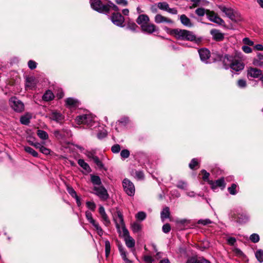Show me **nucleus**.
<instances>
[{"instance_id": "f257e3e1", "label": "nucleus", "mask_w": 263, "mask_h": 263, "mask_svg": "<svg viewBox=\"0 0 263 263\" xmlns=\"http://www.w3.org/2000/svg\"><path fill=\"white\" fill-rule=\"evenodd\" d=\"M117 216H114V220L116 223V227L119 232L120 229H122L123 235L125 244L128 248H133L135 245V240L129 235L128 230L125 228L122 213L120 210L117 211Z\"/></svg>"}, {"instance_id": "f03ea898", "label": "nucleus", "mask_w": 263, "mask_h": 263, "mask_svg": "<svg viewBox=\"0 0 263 263\" xmlns=\"http://www.w3.org/2000/svg\"><path fill=\"white\" fill-rule=\"evenodd\" d=\"M171 34L177 39L197 42L196 36L194 33L189 30L180 29H174L171 31Z\"/></svg>"}, {"instance_id": "7ed1b4c3", "label": "nucleus", "mask_w": 263, "mask_h": 263, "mask_svg": "<svg viewBox=\"0 0 263 263\" xmlns=\"http://www.w3.org/2000/svg\"><path fill=\"white\" fill-rule=\"evenodd\" d=\"M9 105L12 109L17 112H22L25 109L24 103L15 97L9 99Z\"/></svg>"}, {"instance_id": "20e7f679", "label": "nucleus", "mask_w": 263, "mask_h": 263, "mask_svg": "<svg viewBox=\"0 0 263 263\" xmlns=\"http://www.w3.org/2000/svg\"><path fill=\"white\" fill-rule=\"evenodd\" d=\"M229 60L231 63H230V67L235 71H239L242 70L245 67V65L243 63L239 60L233 59L232 60H229V57L228 55H226L224 57V62H225V60Z\"/></svg>"}, {"instance_id": "39448f33", "label": "nucleus", "mask_w": 263, "mask_h": 263, "mask_svg": "<svg viewBox=\"0 0 263 263\" xmlns=\"http://www.w3.org/2000/svg\"><path fill=\"white\" fill-rule=\"evenodd\" d=\"M90 4L93 10L99 13H105L107 10L106 4H103L101 0H90Z\"/></svg>"}, {"instance_id": "423d86ee", "label": "nucleus", "mask_w": 263, "mask_h": 263, "mask_svg": "<svg viewBox=\"0 0 263 263\" xmlns=\"http://www.w3.org/2000/svg\"><path fill=\"white\" fill-rule=\"evenodd\" d=\"M93 117L91 115H82L77 117L76 121L78 124H83L91 126Z\"/></svg>"}, {"instance_id": "0eeeda50", "label": "nucleus", "mask_w": 263, "mask_h": 263, "mask_svg": "<svg viewBox=\"0 0 263 263\" xmlns=\"http://www.w3.org/2000/svg\"><path fill=\"white\" fill-rule=\"evenodd\" d=\"M124 191L130 196L135 194V188L134 184L128 179H124L122 182Z\"/></svg>"}, {"instance_id": "6e6552de", "label": "nucleus", "mask_w": 263, "mask_h": 263, "mask_svg": "<svg viewBox=\"0 0 263 263\" xmlns=\"http://www.w3.org/2000/svg\"><path fill=\"white\" fill-rule=\"evenodd\" d=\"M93 191L94 194L102 200H106L109 197L106 189L102 185L94 186Z\"/></svg>"}, {"instance_id": "1a4fd4ad", "label": "nucleus", "mask_w": 263, "mask_h": 263, "mask_svg": "<svg viewBox=\"0 0 263 263\" xmlns=\"http://www.w3.org/2000/svg\"><path fill=\"white\" fill-rule=\"evenodd\" d=\"M110 19L114 25L120 27L124 26L123 23L125 21V19L120 13H113L110 16Z\"/></svg>"}, {"instance_id": "9d476101", "label": "nucleus", "mask_w": 263, "mask_h": 263, "mask_svg": "<svg viewBox=\"0 0 263 263\" xmlns=\"http://www.w3.org/2000/svg\"><path fill=\"white\" fill-rule=\"evenodd\" d=\"M207 17L211 22L218 25H222L224 22L213 11L207 10Z\"/></svg>"}, {"instance_id": "9b49d317", "label": "nucleus", "mask_w": 263, "mask_h": 263, "mask_svg": "<svg viewBox=\"0 0 263 263\" xmlns=\"http://www.w3.org/2000/svg\"><path fill=\"white\" fill-rule=\"evenodd\" d=\"M142 32L147 34H152L154 32L159 30L156 26L153 23H147L144 25H142L141 27Z\"/></svg>"}, {"instance_id": "f8f14e48", "label": "nucleus", "mask_w": 263, "mask_h": 263, "mask_svg": "<svg viewBox=\"0 0 263 263\" xmlns=\"http://www.w3.org/2000/svg\"><path fill=\"white\" fill-rule=\"evenodd\" d=\"M261 70L256 68L249 67L247 70V76L248 77L258 78L261 75Z\"/></svg>"}, {"instance_id": "ddd939ff", "label": "nucleus", "mask_w": 263, "mask_h": 263, "mask_svg": "<svg viewBox=\"0 0 263 263\" xmlns=\"http://www.w3.org/2000/svg\"><path fill=\"white\" fill-rule=\"evenodd\" d=\"M99 212L101 215L103 223L105 226H108L110 223V221L107 214L105 212L104 208L102 205H100L99 206Z\"/></svg>"}, {"instance_id": "4468645a", "label": "nucleus", "mask_w": 263, "mask_h": 263, "mask_svg": "<svg viewBox=\"0 0 263 263\" xmlns=\"http://www.w3.org/2000/svg\"><path fill=\"white\" fill-rule=\"evenodd\" d=\"M219 8L229 18H230L232 20L234 19L235 14L234 12V10L233 9H232L231 8L226 7L224 6H219Z\"/></svg>"}, {"instance_id": "2eb2a0df", "label": "nucleus", "mask_w": 263, "mask_h": 263, "mask_svg": "<svg viewBox=\"0 0 263 263\" xmlns=\"http://www.w3.org/2000/svg\"><path fill=\"white\" fill-rule=\"evenodd\" d=\"M50 119L57 122H61L64 119V116L60 112L53 111L48 115Z\"/></svg>"}, {"instance_id": "dca6fc26", "label": "nucleus", "mask_w": 263, "mask_h": 263, "mask_svg": "<svg viewBox=\"0 0 263 263\" xmlns=\"http://www.w3.org/2000/svg\"><path fill=\"white\" fill-rule=\"evenodd\" d=\"M150 21L149 17L146 14H140L136 19V23L140 26L144 25Z\"/></svg>"}, {"instance_id": "f3484780", "label": "nucleus", "mask_w": 263, "mask_h": 263, "mask_svg": "<svg viewBox=\"0 0 263 263\" xmlns=\"http://www.w3.org/2000/svg\"><path fill=\"white\" fill-rule=\"evenodd\" d=\"M210 33L212 35L213 39L216 41H221L224 38L223 34L217 29H212L210 31Z\"/></svg>"}, {"instance_id": "a211bd4d", "label": "nucleus", "mask_w": 263, "mask_h": 263, "mask_svg": "<svg viewBox=\"0 0 263 263\" xmlns=\"http://www.w3.org/2000/svg\"><path fill=\"white\" fill-rule=\"evenodd\" d=\"M154 20L157 24H160L162 23H167L168 24L173 23V21L171 19L163 16L160 14H158L155 16Z\"/></svg>"}, {"instance_id": "6ab92c4d", "label": "nucleus", "mask_w": 263, "mask_h": 263, "mask_svg": "<svg viewBox=\"0 0 263 263\" xmlns=\"http://www.w3.org/2000/svg\"><path fill=\"white\" fill-rule=\"evenodd\" d=\"M209 183L211 185L213 189H215L217 187H222V189L225 187L226 183L223 178H221L217 180L215 182L212 181H209Z\"/></svg>"}, {"instance_id": "aec40b11", "label": "nucleus", "mask_w": 263, "mask_h": 263, "mask_svg": "<svg viewBox=\"0 0 263 263\" xmlns=\"http://www.w3.org/2000/svg\"><path fill=\"white\" fill-rule=\"evenodd\" d=\"M201 61L207 63V60L210 57V52L206 49H201L198 51Z\"/></svg>"}, {"instance_id": "412c9836", "label": "nucleus", "mask_w": 263, "mask_h": 263, "mask_svg": "<svg viewBox=\"0 0 263 263\" xmlns=\"http://www.w3.org/2000/svg\"><path fill=\"white\" fill-rule=\"evenodd\" d=\"M66 105L69 108H75L79 106V101L73 98H68L65 100Z\"/></svg>"}, {"instance_id": "4be33fe9", "label": "nucleus", "mask_w": 263, "mask_h": 263, "mask_svg": "<svg viewBox=\"0 0 263 263\" xmlns=\"http://www.w3.org/2000/svg\"><path fill=\"white\" fill-rule=\"evenodd\" d=\"M180 20L181 23L185 26L191 27L193 25L190 19L185 14H182L180 16Z\"/></svg>"}, {"instance_id": "5701e85b", "label": "nucleus", "mask_w": 263, "mask_h": 263, "mask_svg": "<svg viewBox=\"0 0 263 263\" xmlns=\"http://www.w3.org/2000/svg\"><path fill=\"white\" fill-rule=\"evenodd\" d=\"M106 6H107V10L105 11V14H108L110 9L117 12L119 11V7L111 1H108V3L106 4Z\"/></svg>"}, {"instance_id": "b1692460", "label": "nucleus", "mask_w": 263, "mask_h": 263, "mask_svg": "<svg viewBox=\"0 0 263 263\" xmlns=\"http://www.w3.org/2000/svg\"><path fill=\"white\" fill-rule=\"evenodd\" d=\"M32 115L29 113H27L20 118V122L22 124L28 125L30 123Z\"/></svg>"}, {"instance_id": "393cba45", "label": "nucleus", "mask_w": 263, "mask_h": 263, "mask_svg": "<svg viewBox=\"0 0 263 263\" xmlns=\"http://www.w3.org/2000/svg\"><path fill=\"white\" fill-rule=\"evenodd\" d=\"M54 98V96L53 93L50 90H47L42 97L43 100L45 101H49L52 100Z\"/></svg>"}, {"instance_id": "a878e982", "label": "nucleus", "mask_w": 263, "mask_h": 263, "mask_svg": "<svg viewBox=\"0 0 263 263\" xmlns=\"http://www.w3.org/2000/svg\"><path fill=\"white\" fill-rule=\"evenodd\" d=\"M253 64L259 67H263V54L259 53L257 54V59L253 60Z\"/></svg>"}, {"instance_id": "bb28decb", "label": "nucleus", "mask_w": 263, "mask_h": 263, "mask_svg": "<svg viewBox=\"0 0 263 263\" xmlns=\"http://www.w3.org/2000/svg\"><path fill=\"white\" fill-rule=\"evenodd\" d=\"M36 85V81L33 77L28 78L26 79V86L30 89L33 88Z\"/></svg>"}, {"instance_id": "cd10ccee", "label": "nucleus", "mask_w": 263, "mask_h": 263, "mask_svg": "<svg viewBox=\"0 0 263 263\" xmlns=\"http://www.w3.org/2000/svg\"><path fill=\"white\" fill-rule=\"evenodd\" d=\"M79 165L82 167L86 172L89 173L91 171V168L89 165L84 161L83 159H79L78 162Z\"/></svg>"}, {"instance_id": "c85d7f7f", "label": "nucleus", "mask_w": 263, "mask_h": 263, "mask_svg": "<svg viewBox=\"0 0 263 263\" xmlns=\"http://www.w3.org/2000/svg\"><path fill=\"white\" fill-rule=\"evenodd\" d=\"M170 212L168 207L164 208L161 212V218L162 221L170 217Z\"/></svg>"}, {"instance_id": "c756f323", "label": "nucleus", "mask_w": 263, "mask_h": 263, "mask_svg": "<svg viewBox=\"0 0 263 263\" xmlns=\"http://www.w3.org/2000/svg\"><path fill=\"white\" fill-rule=\"evenodd\" d=\"M131 228L134 233H138L142 229V225L138 222H135L131 224Z\"/></svg>"}, {"instance_id": "7c9ffc66", "label": "nucleus", "mask_w": 263, "mask_h": 263, "mask_svg": "<svg viewBox=\"0 0 263 263\" xmlns=\"http://www.w3.org/2000/svg\"><path fill=\"white\" fill-rule=\"evenodd\" d=\"M248 219L249 217L246 213L239 214L237 215V221L239 223H245Z\"/></svg>"}, {"instance_id": "2f4dec72", "label": "nucleus", "mask_w": 263, "mask_h": 263, "mask_svg": "<svg viewBox=\"0 0 263 263\" xmlns=\"http://www.w3.org/2000/svg\"><path fill=\"white\" fill-rule=\"evenodd\" d=\"M126 28L132 30V31L136 32L138 28V26L134 22L128 21L126 24Z\"/></svg>"}, {"instance_id": "473e14b6", "label": "nucleus", "mask_w": 263, "mask_h": 263, "mask_svg": "<svg viewBox=\"0 0 263 263\" xmlns=\"http://www.w3.org/2000/svg\"><path fill=\"white\" fill-rule=\"evenodd\" d=\"M91 181L93 185H100L101 184V180L99 176L94 175H90Z\"/></svg>"}, {"instance_id": "72a5a7b5", "label": "nucleus", "mask_w": 263, "mask_h": 263, "mask_svg": "<svg viewBox=\"0 0 263 263\" xmlns=\"http://www.w3.org/2000/svg\"><path fill=\"white\" fill-rule=\"evenodd\" d=\"M37 135L40 138L43 140H46L48 138V135L47 132L41 129H38L37 130Z\"/></svg>"}, {"instance_id": "f704fd0d", "label": "nucleus", "mask_w": 263, "mask_h": 263, "mask_svg": "<svg viewBox=\"0 0 263 263\" xmlns=\"http://www.w3.org/2000/svg\"><path fill=\"white\" fill-rule=\"evenodd\" d=\"M85 216L86 218L87 219V220L92 225H95L97 223V222L95 220H94L92 218V214L89 211H86L85 212Z\"/></svg>"}, {"instance_id": "c9c22d12", "label": "nucleus", "mask_w": 263, "mask_h": 263, "mask_svg": "<svg viewBox=\"0 0 263 263\" xmlns=\"http://www.w3.org/2000/svg\"><path fill=\"white\" fill-rule=\"evenodd\" d=\"M24 149H25V152L31 154L32 156H33L34 157H38V156H39L38 153L36 151H35L33 148H32L31 147H29V146H25L24 147Z\"/></svg>"}, {"instance_id": "e433bc0d", "label": "nucleus", "mask_w": 263, "mask_h": 263, "mask_svg": "<svg viewBox=\"0 0 263 263\" xmlns=\"http://www.w3.org/2000/svg\"><path fill=\"white\" fill-rule=\"evenodd\" d=\"M157 7L160 10L167 11L169 8V5L166 2H159L157 4Z\"/></svg>"}, {"instance_id": "4c0bfd02", "label": "nucleus", "mask_w": 263, "mask_h": 263, "mask_svg": "<svg viewBox=\"0 0 263 263\" xmlns=\"http://www.w3.org/2000/svg\"><path fill=\"white\" fill-rule=\"evenodd\" d=\"M207 10L203 8H198L195 10V13L198 16H203L205 14L207 15Z\"/></svg>"}, {"instance_id": "58836bf2", "label": "nucleus", "mask_w": 263, "mask_h": 263, "mask_svg": "<svg viewBox=\"0 0 263 263\" xmlns=\"http://www.w3.org/2000/svg\"><path fill=\"white\" fill-rule=\"evenodd\" d=\"M237 185L235 183H233L231 185L230 187L228 188V190L230 194L234 195L237 194Z\"/></svg>"}, {"instance_id": "ea45409f", "label": "nucleus", "mask_w": 263, "mask_h": 263, "mask_svg": "<svg viewBox=\"0 0 263 263\" xmlns=\"http://www.w3.org/2000/svg\"><path fill=\"white\" fill-rule=\"evenodd\" d=\"M255 256L260 262H263V250H258L255 253Z\"/></svg>"}, {"instance_id": "a19ab883", "label": "nucleus", "mask_w": 263, "mask_h": 263, "mask_svg": "<svg viewBox=\"0 0 263 263\" xmlns=\"http://www.w3.org/2000/svg\"><path fill=\"white\" fill-rule=\"evenodd\" d=\"M105 255L107 257L110 252V244L108 240L105 241Z\"/></svg>"}, {"instance_id": "79ce46f5", "label": "nucleus", "mask_w": 263, "mask_h": 263, "mask_svg": "<svg viewBox=\"0 0 263 263\" xmlns=\"http://www.w3.org/2000/svg\"><path fill=\"white\" fill-rule=\"evenodd\" d=\"M134 177L138 180H142L144 178L143 172L141 171H136L134 175Z\"/></svg>"}, {"instance_id": "37998d69", "label": "nucleus", "mask_w": 263, "mask_h": 263, "mask_svg": "<svg viewBox=\"0 0 263 263\" xmlns=\"http://www.w3.org/2000/svg\"><path fill=\"white\" fill-rule=\"evenodd\" d=\"M146 215L144 212H139L136 215V218L140 220H143L145 219Z\"/></svg>"}, {"instance_id": "c03bdc74", "label": "nucleus", "mask_w": 263, "mask_h": 263, "mask_svg": "<svg viewBox=\"0 0 263 263\" xmlns=\"http://www.w3.org/2000/svg\"><path fill=\"white\" fill-rule=\"evenodd\" d=\"M68 193L73 197L74 198L77 196V194L71 186H68L67 187Z\"/></svg>"}, {"instance_id": "a18cd8bd", "label": "nucleus", "mask_w": 263, "mask_h": 263, "mask_svg": "<svg viewBox=\"0 0 263 263\" xmlns=\"http://www.w3.org/2000/svg\"><path fill=\"white\" fill-rule=\"evenodd\" d=\"M197 223L203 226H206L209 224H211L212 221L209 219H200L198 221Z\"/></svg>"}, {"instance_id": "49530a36", "label": "nucleus", "mask_w": 263, "mask_h": 263, "mask_svg": "<svg viewBox=\"0 0 263 263\" xmlns=\"http://www.w3.org/2000/svg\"><path fill=\"white\" fill-rule=\"evenodd\" d=\"M87 207L92 211H94L96 208V205L94 202L87 201L86 203Z\"/></svg>"}, {"instance_id": "de8ad7c7", "label": "nucleus", "mask_w": 263, "mask_h": 263, "mask_svg": "<svg viewBox=\"0 0 263 263\" xmlns=\"http://www.w3.org/2000/svg\"><path fill=\"white\" fill-rule=\"evenodd\" d=\"M250 239L253 242L256 243L259 240V236L258 234L254 233L250 236Z\"/></svg>"}, {"instance_id": "09e8293b", "label": "nucleus", "mask_w": 263, "mask_h": 263, "mask_svg": "<svg viewBox=\"0 0 263 263\" xmlns=\"http://www.w3.org/2000/svg\"><path fill=\"white\" fill-rule=\"evenodd\" d=\"M129 151L126 149L122 150L120 153L121 157L124 159L127 158L129 156Z\"/></svg>"}, {"instance_id": "8fccbe9b", "label": "nucleus", "mask_w": 263, "mask_h": 263, "mask_svg": "<svg viewBox=\"0 0 263 263\" xmlns=\"http://www.w3.org/2000/svg\"><path fill=\"white\" fill-rule=\"evenodd\" d=\"M93 161L99 168H102L103 167L102 162L99 160L97 156L93 157Z\"/></svg>"}, {"instance_id": "3c124183", "label": "nucleus", "mask_w": 263, "mask_h": 263, "mask_svg": "<svg viewBox=\"0 0 263 263\" xmlns=\"http://www.w3.org/2000/svg\"><path fill=\"white\" fill-rule=\"evenodd\" d=\"M93 226L95 228V229L97 231V233H98V235H99L100 236H101L103 234V231L102 230L101 227L99 226V224L97 222L96 224H95Z\"/></svg>"}, {"instance_id": "603ef678", "label": "nucleus", "mask_w": 263, "mask_h": 263, "mask_svg": "<svg viewBox=\"0 0 263 263\" xmlns=\"http://www.w3.org/2000/svg\"><path fill=\"white\" fill-rule=\"evenodd\" d=\"M115 2L117 4L125 7L128 5V1L127 0H115Z\"/></svg>"}, {"instance_id": "864d4df0", "label": "nucleus", "mask_w": 263, "mask_h": 263, "mask_svg": "<svg viewBox=\"0 0 263 263\" xmlns=\"http://www.w3.org/2000/svg\"><path fill=\"white\" fill-rule=\"evenodd\" d=\"M111 151L112 153H118L121 149L120 146V145H119L118 144L114 145L111 147Z\"/></svg>"}, {"instance_id": "5fc2aeb1", "label": "nucleus", "mask_w": 263, "mask_h": 263, "mask_svg": "<svg viewBox=\"0 0 263 263\" xmlns=\"http://www.w3.org/2000/svg\"><path fill=\"white\" fill-rule=\"evenodd\" d=\"M243 43L248 46H253L254 42L250 40L248 37H245L242 40Z\"/></svg>"}, {"instance_id": "6e6d98bb", "label": "nucleus", "mask_w": 263, "mask_h": 263, "mask_svg": "<svg viewBox=\"0 0 263 263\" xmlns=\"http://www.w3.org/2000/svg\"><path fill=\"white\" fill-rule=\"evenodd\" d=\"M238 86L240 88H245L247 86L246 81L243 79H240L237 82Z\"/></svg>"}, {"instance_id": "4d7b16f0", "label": "nucleus", "mask_w": 263, "mask_h": 263, "mask_svg": "<svg viewBox=\"0 0 263 263\" xmlns=\"http://www.w3.org/2000/svg\"><path fill=\"white\" fill-rule=\"evenodd\" d=\"M171 230V226L168 223L164 224L162 227V231L165 233H168Z\"/></svg>"}, {"instance_id": "13d9d810", "label": "nucleus", "mask_w": 263, "mask_h": 263, "mask_svg": "<svg viewBox=\"0 0 263 263\" xmlns=\"http://www.w3.org/2000/svg\"><path fill=\"white\" fill-rule=\"evenodd\" d=\"M177 187L182 190H185L186 187V184L184 181H179L177 184Z\"/></svg>"}, {"instance_id": "bf43d9fd", "label": "nucleus", "mask_w": 263, "mask_h": 263, "mask_svg": "<svg viewBox=\"0 0 263 263\" xmlns=\"http://www.w3.org/2000/svg\"><path fill=\"white\" fill-rule=\"evenodd\" d=\"M198 257H189L186 263H198Z\"/></svg>"}, {"instance_id": "052dcab7", "label": "nucleus", "mask_w": 263, "mask_h": 263, "mask_svg": "<svg viewBox=\"0 0 263 263\" xmlns=\"http://www.w3.org/2000/svg\"><path fill=\"white\" fill-rule=\"evenodd\" d=\"M143 259L146 263H153L154 259L151 256L145 255L143 257Z\"/></svg>"}, {"instance_id": "680f3d73", "label": "nucleus", "mask_w": 263, "mask_h": 263, "mask_svg": "<svg viewBox=\"0 0 263 263\" xmlns=\"http://www.w3.org/2000/svg\"><path fill=\"white\" fill-rule=\"evenodd\" d=\"M42 153H43L44 155H48L50 154V150L46 147L44 146L43 145L41 147L40 151Z\"/></svg>"}, {"instance_id": "e2e57ef3", "label": "nucleus", "mask_w": 263, "mask_h": 263, "mask_svg": "<svg viewBox=\"0 0 263 263\" xmlns=\"http://www.w3.org/2000/svg\"><path fill=\"white\" fill-rule=\"evenodd\" d=\"M28 66L31 69H34L36 67V63L35 62L30 60L28 62Z\"/></svg>"}, {"instance_id": "0e129e2a", "label": "nucleus", "mask_w": 263, "mask_h": 263, "mask_svg": "<svg viewBox=\"0 0 263 263\" xmlns=\"http://www.w3.org/2000/svg\"><path fill=\"white\" fill-rule=\"evenodd\" d=\"M191 1L193 3L192 5L190 6V9H191L198 7L201 0H191Z\"/></svg>"}, {"instance_id": "69168bd1", "label": "nucleus", "mask_w": 263, "mask_h": 263, "mask_svg": "<svg viewBox=\"0 0 263 263\" xmlns=\"http://www.w3.org/2000/svg\"><path fill=\"white\" fill-rule=\"evenodd\" d=\"M202 174L203 175L202 178L204 181L208 180L209 177L210 176V174L208 173L205 170H202L201 171Z\"/></svg>"}, {"instance_id": "338daca9", "label": "nucleus", "mask_w": 263, "mask_h": 263, "mask_svg": "<svg viewBox=\"0 0 263 263\" xmlns=\"http://www.w3.org/2000/svg\"><path fill=\"white\" fill-rule=\"evenodd\" d=\"M198 164L197 161L196 159L194 158L191 160V162L189 164V167L191 169H194V167Z\"/></svg>"}, {"instance_id": "774afa93", "label": "nucleus", "mask_w": 263, "mask_h": 263, "mask_svg": "<svg viewBox=\"0 0 263 263\" xmlns=\"http://www.w3.org/2000/svg\"><path fill=\"white\" fill-rule=\"evenodd\" d=\"M242 49L246 53H250L252 51V49L248 46H243Z\"/></svg>"}]
</instances>
